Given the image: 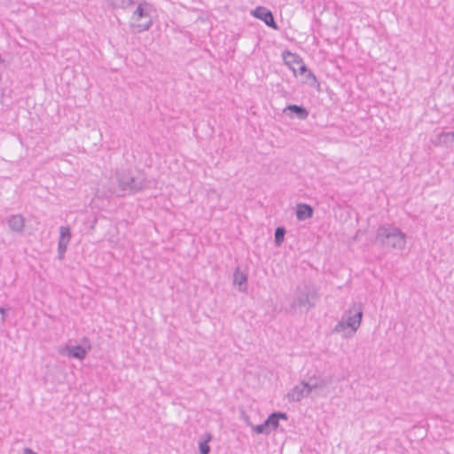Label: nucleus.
Instances as JSON below:
<instances>
[{
  "instance_id": "f257e3e1",
  "label": "nucleus",
  "mask_w": 454,
  "mask_h": 454,
  "mask_svg": "<svg viewBox=\"0 0 454 454\" xmlns=\"http://www.w3.org/2000/svg\"><path fill=\"white\" fill-rule=\"evenodd\" d=\"M118 190L116 196L124 197L126 195L136 194L150 187L151 182L144 174L133 176L126 174H116Z\"/></svg>"
},
{
  "instance_id": "f03ea898",
  "label": "nucleus",
  "mask_w": 454,
  "mask_h": 454,
  "mask_svg": "<svg viewBox=\"0 0 454 454\" xmlns=\"http://www.w3.org/2000/svg\"><path fill=\"white\" fill-rule=\"evenodd\" d=\"M375 241L384 247L403 249L406 244V235L398 227L383 224L377 230Z\"/></svg>"
},
{
  "instance_id": "7ed1b4c3",
  "label": "nucleus",
  "mask_w": 454,
  "mask_h": 454,
  "mask_svg": "<svg viewBox=\"0 0 454 454\" xmlns=\"http://www.w3.org/2000/svg\"><path fill=\"white\" fill-rule=\"evenodd\" d=\"M295 298L291 303V308H305L307 311L316 306L318 300V292L311 281H303L295 289Z\"/></svg>"
},
{
  "instance_id": "20e7f679",
  "label": "nucleus",
  "mask_w": 454,
  "mask_h": 454,
  "mask_svg": "<svg viewBox=\"0 0 454 454\" xmlns=\"http://www.w3.org/2000/svg\"><path fill=\"white\" fill-rule=\"evenodd\" d=\"M137 4V9L132 14V19L138 21L144 18H148V20L145 23L132 25V27L136 28V32L141 33L149 30L153 26V20L150 17V12L153 10V5L145 0H139Z\"/></svg>"
},
{
  "instance_id": "39448f33",
  "label": "nucleus",
  "mask_w": 454,
  "mask_h": 454,
  "mask_svg": "<svg viewBox=\"0 0 454 454\" xmlns=\"http://www.w3.org/2000/svg\"><path fill=\"white\" fill-rule=\"evenodd\" d=\"M342 318H344L346 325H349L351 333H355L362 322L363 304L361 302H354L352 307L344 312Z\"/></svg>"
},
{
  "instance_id": "423d86ee",
  "label": "nucleus",
  "mask_w": 454,
  "mask_h": 454,
  "mask_svg": "<svg viewBox=\"0 0 454 454\" xmlns=\"http://www.w3.org/2000/svg\"><path fill=\"white\" fill-rule=\"evenodd\" d=\"M82 345L69 346L67 345L65 348L59 350V354L68 357L76 358L82 360L85 358L87 353L91 349V345L89 338L83 337L82 339Z\"/></svg>"
},
{
  "instance_id": "0eeeda50",
  "label": "nucleus",
  "mask_w": 454,
  "mask_h": 454,
  "mask_svg": "<svg viewBox=\"0 0 454 454\" xmlns=\"http://www.w3.org/2000/svg\"><path fill=\"white\" fill-rule=\"evenodd\" d=\"M251 14L254 18L263 21L265 23V25H267L269 27L275 29V30L278 29V26L277 22L275 21L273 13L268 8H266L264 6H257V7H255L254 10H253L251 12Z\"/></svg>"
},
{
  "instance_id": "6e6552de",
  "label": "nucleus",
  "mask_w": 454,
  "mask_h": 454,
  "mask_svg": "<svg viewBox=\"0 0 454 454\" xmlns=\"http://www.w3.org/2000/svg\"><path fill=\"white\" fill-rule=\"evenodd\" d=\"M279 424L273 413H270L262 424L253 427V431L257 434H270L278 428Z\"/></svg>"
},
{
  "instance_id": "1a4fd4ad",
  "label": "nucleus",
  "mask_w": 454,
  "mask_h": 454,
  "mask_svg": "<svg viewBox=\"0 0 454 454\" xmlns=\"http://www.w3.org/2000/svg\"><path fill=\"white\" fill-rule=\"evenodd\" d=\"M309 389L306 381H301L294 386L286 395L289 402H300L302 398L309 396Z\"/></svg>"
},
{
  "instance_id": "9d476101",
  "label": "nucleus",
  "mask_w": 454,
  "mask_h": 454,
  "mask_svg": "<svg viewBox=\"0 0 454 454\" xmlns=\"http://www.w3.org/2000/svg\"><path fill=\"white\" fill-rule=\"evenodd\" d=\"M283 113L290 118H298L299 120H306L309 114L308 109L303 106L290 104L287 105Z\"/></svg>"
},
{
  "instance_id": "9b49d317",
  "label": "nucleus",
  "mask_w": 454,
  "mask_h": 454,
  "mask_svg": "<svg viewBox=\"0 0 454 454\" xmlns=\"http://www.w3.org/2000/svg\"><path fill=\"white\" fill-rule=\"evenodd\" d=\"M9 229L17 233H22L25 229V218L20 214L11 215L5 219Z\"/></svg>"
},
{
  "instance_id": "f8f14e48",
  "label": "nucleus",
  "mask_w": 454,
  "mask_h": 454,
  "mask_svg": "<svg viewBox=\"0 0 454 454\" xmlns=\"http://www.w3.org/2000/svg\"><path fill=\"white\" fill-rule=\"evenodd\" d=\"M282 58L284 63L288 66V67L293 71L294 74L297 75V70L294 65H299L302 63V58L297 53L291 52L288 50H286L282 52Z\"/></svg>"
},
{
  "instance_id": "ddd939ff",
  "label": "nucleus",
  "mask_w": 454,
  "mask_h": 454,
  "mask_svg": "<svg viewBox=\"0 0 454 454\" xmlns=\"http://www.w3.org/2000/svg\"><path fill=\"white\" fill-rule=\"evenodd\" d=\"M314 214V208L305 203H300L297 205L296 207V218L299 221H304L307 219H309L313 216Z\"/></svg>"
},
{
  "instance_id": "4468645a",
  "label": "nucleus",
  "mask_w": 454,
  "mask_h": 454,
  "mask_svg": "<svg viewBox=\"0 0 454 454\" xmlns=\"http://www.w3.org/2000/svg\"><path fill=\"white\" fill-rule=\"evenodd\" d=\"M233 284L239 286L240 292H245L247 289V274L241 271L239 267L233 272Z\"/></svg>"
},
{
  "instance_id": "2eb2a0df",
  "label": "nucleus",
  "mask_w": 454,
  "mask_h": 454,
  "mask_svg": "<svg viewBox=\"0 0 454 454\" xmlns=\"http://www.w3.org/2000/svg\"><path fill=\"white\" fill-rule=\"evenodd\" d=\"M308 384V388L309 389V393L316 389H322L326 387L328 385L332 383V377H325L320 379H310L306 382Z\"/></svg>"
},
{
  "instance_id": "dca6fc26",
  "label": "nucleus",
  "mask_w": 454,
  "mask_h": 454,
  "mask_svg": "<svg viewBox=\"0 0 454 454\" xmlns=\"http://www.w3.org/2000/svg\"><path fill=\"white\" fill-rule=\"evenodd\" d=\"M139 0H106L108 6L113 9H128L137 4Z\"/></svg>"
},
{
  "instance_id": "f3484780",
  "label": "nucleus",
  "mask_w": 454,
  "mask_h": 454,
  "mask_svg": "<svg viewBox=\"0 0 454 454\" xmlns=\"http://www.w3.org/2000/svg\"><path fill=\"white\" fill-rule=\"evenodd\" d=\"M303 75L305 76V80L303 81L304 83H307L312 88H317V90L320 91V83L311 70L309 69Z\"/></svg>"
},
{
  "instance_id": "a211bd4d",
  "label": "nucleus",
  "mask_w": 454,
  "mask_h": 454,
  "mask_svg": "<svg viewBox=\"0 0 454 454\" xmlns=\"http://www.w3.org/2000/svg\"><path fill=\"white\" fill-rule=\"evenodd\" d=\"M212 439V434L210 433H206L204 434V440L199 442V451L200 454H209L210 453V446L208 444L209 441Z\"/></svg>"
},
{
  "instance_id": "6ab92c4d",
  "label": "nucleus",
  "mask_w": 454,
  "mask_h": 454,
  "mask_svg": "<svg viewBox=\"0 0 454 454\" xmlns=\"http://www.w3.org/2000/svg\"><path fill=\"white\" fill-rule=\"evenodd\" d=\"M286 230L284 226H278L274 232V242L276 247H280L285 239Z\"/></svg>"
},
{
  "instance_id": "aec40b11",
  "label": "nucleus",
  "mask_w": 454,
  "mask_h": 454,
  "mask_svg": "<svg viewBox=\"0 0 454 454\" xmlns=\"http://www.w3.org/2000/svg\"><path fill=\"white\" fill-rule=\"evenodd\" d=\"M72 234L68 225H61L59 227V241L69 244Z\"/></svg>"
},
{
  "instance_id": "412c9836",
  "label": "nucleus",
  "mask_w": 454,
  "mask_h": 454,
  "mask_svg": "<svg viewBox=\"0 0 454 454\" xmlns=\"http://www.w3.org/2000/svg\"><path fill=\"white\" fill-rule=\"evenodd\" d=\"M68 244L64 243L62 241H58V258L62 260L64 258L65 253L67 249Z\"/></svg>"
},
{
  "instance_id": "4be33fe9",
  "label": "nucleus",
  "mask_w": 454,
  "mask_h": 454,
  "mask_svg": "<svg viewBox=\"0 0 454 454\" xmlns=\"http://www.w3.org/2000/svg\"><path fill=\"white\" fill-rule=\"evenodd\" d=\"M347 328H349V325H346V322H344V318H341V320H340L336 324L334 328L333 329V333H340L345 331Z\"/></svg>"
},
{
  "instance_id": "5701e85b",
  "label": "nucleus",
  "mask_w": 454,
  "mask_h": 454,
  "mask_svg": "<svg viewBox=\"0 0 454 454\" xmlns=\"http://www.w3.org/2000/svg\"><path fill=\"white\" fill-rule=\"evenodd\" d=\"M272 413L275 415V418H276V419L278 420V423H279L280 419H283V420H287L288 419V415L286 412H283V411H274Z\"/></svg>"
},
{
  "instance_id": "b1692460",
  "label": "nucleus",
  "mask_w": 454,
  "mask_h": 454,
  "mask_svg": "<svg viewBox=\"0 0 454 454\" xmlns=\"http://www.w3.org/2000/svg\"><path fill=\"white\" fill-rule=\"evenodd\" d=\"M298 66H299V67L296 68L297 74H299L301 75L305 74V73H307V71L309 70V68L307 67V66L305 65L303 60H302V63H300Z\"/></svg>"
},
{
  "instance_id": "393cba45",
  "label": "nucleus",
  "mask_w": 454,
  "mask_h": 454,
  "mask_svg": "<svg viewBox=\"0 0 454 454\" xmlns=\"http://www.w3.org/2000/svg\"><path fill=\"white\" fill-rule=\"evenodd\" d=\"M243 419L245 420V422L247 423V426L251 427L253 428V427H254L249 420V417L247 415H245L243 416Z\"/></svg>"
},
{
  "instance_id": "a878e982",
  "label": "nucleus",
  "mask_w": 454,
  "mask_h": 454,
  "mask_svg": "<svg viewBox=\"0 0 454 454\" xmlns=\"http://www.w3.org/2000/svg\"><path fill=\"white\" fill-rule=\"evenodd\" d=\"M23 454H37V453L35 452L32 449L27 447L23 450Z\"/></svg>"
},
{
  "instance_id": "bb28decb",
  "label": "nucleus",
  "mask_w": 454,
  "mask_h": 454,
  "mask_svg": "<svg viewBox=\"0 0 454 454\" xmlns=\"http://www.w3.org/2000/svg\"><path fill=\"white\" fill-rule=\"evenodd\" d=\"M442 137H444L445 138L451 137L453 139L454 138V131L443 133V134H442Z\"/></svg>"
},
{
  "instance_id": "cd10ccee",
  "label": "nucleus",
  "mask_w": 454,
  "mask_h": 454,
  "mask_svg": "<svg viewBox=\"0 0 454 454\" xmlns=\"http://www.w3.org/2000/svg\"><path fill=\"white\" fill-rule=\"evenodd\" d=\"M0 313L3 315L2 320H4V317L6 315L5 309L0 307Z\"/></svg>"
}]
</instances>
